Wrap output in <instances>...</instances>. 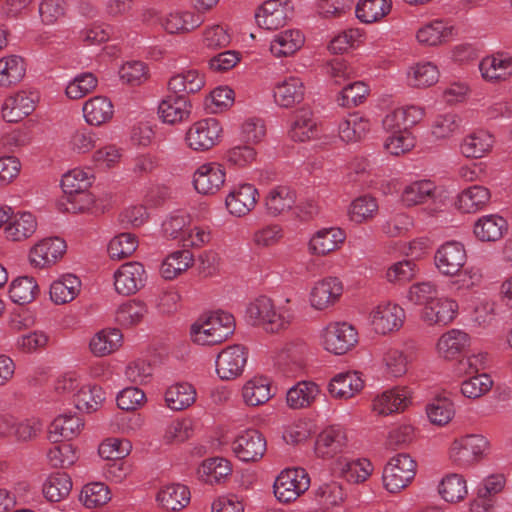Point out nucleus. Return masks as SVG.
<instances>
[{"label":"nucleus","instance_id":"47","mask_svg":"<svg viewBox=\"0 0 512 512\" xmlns=\"http://www.w3.org/2000/svg\"><path fill=\"white\" fill-rule=\"evenodd\" d=\"M272 397L270 381L263 376H255L242 387V398L248 406H259Z\"/></svg>","mask_w":512,"mask_h":512},{"label":"nucleus","instance_id":"4","mask_svg":"<svg viewBox=\"0 0 512 512\" xmlns=\"http://www.w3.org/2000/svg\"><path fill=\"white\" fill-rule=\"evenodd\" d=\"M310 487V477L303 468H287L280 472L273 485L276 499L290 503L298 499Z\"/></svg>","mask_w":512,"mask_h":512},{"label":"nucleus","instance_id":"2","mask_svg":"<svg viewBox=\"0 0 512 512\" xmlns=\"http://www.w3.org/2000/svg\"><path fill=\"white\" fill-rule=\"evenodd\" d=\"M232 314L217 311L196 320L190 328L191 340L198 345H215L225 341L234 331Z\"/></svg>","mask_w":512,"mask_h":512},{"label":"nucleus","instance_id":"57","mask_svg":"<svg viewBox=\"0 0 512 512\" xmlns=\"http://www.w3.org/2000/svg\"><path fill=\"white\" fill-rule=\"evenodd\" d=\"M72 489L69 475L57 472L50 475L43 484L44 497L50 502H60L68 497Z\"/></svg>","mask_w":512,"mask_h":512},{"label":"nucleus","instance_id":"30","mask_svg":"<svg viewBox=\"0 0 512 512\" xmlns=\"http://www.w3.org/2000/svg\"><path fill=\"white\" fill-rule=\"evenodd\" d=\"M123 335L117 328H105L95 333L89 340V351L95 357H106L120 349Z\"/></svg>","mask_w":512,"mask_h":512},{"label":"nucleus","instance_id":"38","mask_svg":"<svg viewBox=\"0 0 512 512\" xmlns=\"http://www.w3.org/2000/svg\"><path fill=\"white\" fill-rule=\"evenodd\" d=\"M83 427L84 422L78 415H59L50 424L49 440L53 443L59 442L61 438L70 440L76 437Z\"/></svg>","mask_w":512,"mask_h":512},{"label":"nucleus","instance_id":"40","mask_svg":"<svg viewBox=\"0 0 512 512\" xmlns=\"http://www.w3.org/2000/svg\"><path fill=\"white\" fill-rule=\"evenodd\" d=\"M304 41V36L299 30H285L273 37L270 42V51L276 58L288 57L297 52Z\"/></svg>","mask_w":512,"mask_h":512},{"label":"nucleus","instance_id":"37","mask_svg":"<svg viewBox=\"0 0 512 512\" xmlns=\"http://www.w3.org/2000/svg\"><path fill=\"white\" fill-rule=\"evenodd\" d=\"M196 389L188 382H178L170 385L164 393L167 408L181 411L190 407L196 400Z\"/></svg>","mask_w":512,"mask_h":512},{"label":"nucleus","instance_id":"5","mask_svg":"<svg viewBox=\"0 0 512 512\" xmlns=\"http://www.w3.org/2000/svg\"><path fill=\"white\" fill-rule=\"evenodd\" d=\"M416 474V462L408 454H398L390 459L383 470L384 487L397 493L407 487Z\"/></svg>","mask_w":512,"mask_h":512},{"label":"nucleus","instance_id":"29","mask_svg":"<svg viewBox=\"0 0 512 512\" xmlns=\"http://www.w3.org/2000/svg\"><path fill=\"white\" fill-rule=\"evenodd\" d=\"M364 381L356 371L340 372L329 382L328 391L333 398L349 399L359 393Z\"/></svg>","mask_w":512,"mask_h":512},{"label":"nucleus","instance_id":"36","mask_svg":"<svg viewBox=\"0 0 512 512\" xmlns=\"http://www.w3.org/2000/svg\"><path fill=\"white\" fill-rule=\"evenodd\" d=\"M371 122L359 113L349 114L338 125L339 137L346 143L362 140L370 132Z\"/></svg>","mask_w":512,"mask_h":512},{"label":"nucleus","instance_id":"15","mask_svg":"<svg viewBox=\"0 0 512 512\" xmlns=\"http://www.w3.org/2000/svg\"><path fill=\"white\" fill-rule=\"evenodd\" d=\"M425 108L419 105H405L388 112L382 120V125L387 132H399L410 130L425 117Z\"/></svg>","mask_w":512,"mask_h":512},{"label":"nucleus","instance_id":"63","mask_svg":"<svg viewBox=\"0 0 512 512\" xmlns=\"http://www.w3.org/2000/svg\"><path fill=\"white\" fill-rule=\"evenodd\" d=\"M79 499L86 508L93 509L105 505L111 499V494L104 483L93 482L82 488Z\"/></svg>","mask_w":512,"mask_h":512},{"label":"nucleus","instance_id":"31","mask_svg":"<svg viewBox=\"0 0 512 512\" xmlns=\"http://www.w3.org/2000/svg\"><path fill=\"white\" fill-rule=\"evenodd\" d=\"M435 192L436 185L431 180H415L403 186L399 201L404 207L410 208L426 203Z\"/></svg>","mask_w":512,"mask_h":512},{"label":"nucleus","instance_id":"49","mask_svg":"<svg viewBox=\"0 0 512 512\" xmlns=\"http://www.w3.org/2000/svg\"><path fill=\"white\" fill-rule=\"evenodd\" d=\"M382 364L385 373L394 378L405 375L412 362L410 354L397 347H385L382 351Z\"/></svg>","mask_w":512,"mask_h":512},{"label":"nucleus","instance_id":"60","mask_svg":"<svg viewBox=\"0 0 512 512\" xmlns=\"http://www.w3.org/2000/svg\"><path fill=\"white\" fill-rule=\"evenodd\" d=\"M342 475L350 482L360 483L368 479L373 471V465L368 459L348 460L340 459L338 462Z\"/></svg>","mask_w":512,"mask_h":512},{"label":"nucleus","instance_id":"17","mask_svg":"<svg viewBox=\"0 0 512 512\" xmlns=\"http://www.w3.org/2000/svg\"><path fill=\"white\" fill-rule=\"evenodd\" d=\"M37 101L36 93L18 91L4 100L1 109L2 117L9 123L19 122L35 110Z\"/></svg>","mask_w":512,"mask_h":512},{"label":"nucleus","instance_id":"9","mask_svg":"<svg viewBox=\"0 0 512 512\" xmlns=\"http://www.w3.org/2000/svg\"><path fill=\"white\" fill-rule=\"evenodd\" d=\"M467 253L464 245L455 240L440 245L434 255V264L438 272L446 277L455 276L464 267Z\"/></svg>","mask_w":512,"mask_h":512},{"label":"nucleus","instance_id":"46","mask_svg":"<svg viewBox=\"0 0 512 512\" xmlns=\"http://www.w3.org/2000/svg\"><path fill=\"white\" fill-rule=\"evenodd\" d=\"M289 135L292 140L305 142L317 136V125L312 111L302 108L295 112Z\"/></svg>","mask_w":512,"mask_h":512},{"label":"nucleus","instance_id":"11","mask_svg":"<svg viewBox=\"0 0 512 512\" xmlns=\"http://www.w3.org/2000/svg\"><path fill=\"white\" fill-rule=\"evenodd\" d=\"M247 357V351L242 345L235 344L223 349L215 360L218 377L222 380L239 377L247 363Z\"/></svg>","mask_w":512,"mask_h":512},{"label":"nucleus","instance_id":"51","mask_svg":"<svg viewBox=\"0 0 512 512\" xmlns=\"http://www.w3.org/2000/svg\"><path fill=\"white\" fill-rule=\"evenodd\" d=\"M406 76L409 86L425 88L438 82L439 70L432 62H419L408 68Z\"/></svg>","mask_w":512,"mask_h":512},{"label":"nucleus","instance_id":"7","mask_svg":"<svg viewBox=\"0 0 512 512\" xmlns=\"http://www.w3.org/2000/svg\"><path fill=\"white\" fill-rule=\"evenodd\" d=\"M222 131V126L216 118L201 119L188 128L185 141L194 151H207L220 142Z\"/></svg>","mask_w":512,"mask_h":512},{"label":"nucleus","instance_id":"62","mask_svg":"<svg viewBox=\"0 0 512 512\" xmlns=\"http://www.w3.org/2000/svg\"><path fill=\"white\" fill-rule=\"evenodd\" d=\"M93 180V174L90 170L75 168L62 176L61 187L66 195H72L76 192L88 190Z\"/></svg>","mask_w":512,"mask_h":512},{"label":"nucleus","instance_id":"12","mask_svg":"<svg viewBox=\"0 0 512 512\" xmlns=\"http://www.w3.org/2000/svg\"><path fill=\"white\" fill-rule=\"evenodd\" d=\"M232 451L243 462H255L261 459L266 451V440L255 429L240 432L232 442Z\"/></svg>","mask_w":512,"mask_h":512},{"label":"nucleus","instance_id":"32","mask_svg":"<svg viewBox=\"0 0 512 512\" xmlns=\"http://www.w3.org/2000/svg\"><path fill=\"white\" fill-rule=\"evenodd\" d=\"M206 83L203 72L196 68H186L170 77L168 89L175 94H194L199 92Z\"/></svg>","mask_w":512,"mask_h":512},{"label":"nucleus","instance_id":"20","mask_svg":"<svg viewBox=\"0 0 512 512\" xmlns=\"http://www.w3.org/2000/svg\"><path fill=\"white\" fill-rule=\"evenodd\" d=\"M258 196V190L254 185L239 184L234 186L226 196L225 205L230 214L242 217L255 208Z\"/></svg>","mask_w":512,"mask_h":512},{"label":"nucleus","instance_id":"14","mask_svg":"<svg viewBox=\"0 0 512 512\" xmlns=\"http://www.w3.org/2000/svg\"><path fill=\"white\" fill-rule=\"evenodd\" d=\"M204 18L195 11L174 8L159 18V24L169 34H186L202 25Z\"/></svg>","mask_w":512,"mask_h":512},{"label":"nucleus","instance_id":"26","mask_svg":"<svg viewBox=\"0 0 512 512\" xmlns=\"http://www.w3.org/2000/svg\"><path fill=\"white\" fill-rule=\"evenodd\" d=\"M458 308V303L451 298H435L423 308L422 319L429 325H447L456 318Z\"/></svg>","mask_w":512,"mask_h":512},{"label":"nucleus","instance_id":"58","mask_svg":"<svg viewBox=\"0 0 512 512\" xmlns=\"http://www.w3.org/2000/svg\"><path fill=\"white\" fill-rule=\"evenodd\" d=\"M147 314L145 303L139 300H129L116 310L115 321L123 327H132L139 324Z\"/></svg>","mask_w":512,"mask_h":512},{"label":"nucleus","instance_id":"52","mask_svg":"<svg viewBox=\"0 0 512 512\" xmlns=\"http://www.w3.org/2000/svg\"><path fill=\"white\" fill-rule=\"evenodd\" d=\"M469 336L467 333L451 329L444 333L437 342V352L444 359H453L468 345Z\"/></svg>","mask_w":512,"mask_h":512},{"label":"nucleus","instance_id":"24","mask_svg":"<svg viewBox=\"0 0 512 512\" xmlns=\"http://www.w3.org/2000/svg\"><path fill=\"white\" fill-rule=\"evenodd\" d=\"M289 17L288 5L280 0L265 1L255 13L257 24L267 30H276L283 27Z\"/></svg>","mask_w":512,"mask_h":512},{"label":"nucleus","instance_id":"13","mask_svg":"<svg viewBox=\"0 0 512 512\" xmlns=\"http://www.w3.org/2000/svg\"><path fill=\"white\" fill-rule=\"evenodd\" d=\"M343 284L336 277L316 281L309 293V303L314 310L323 311L334 306L341 298Z\"/></svg>","mask_w":512,"mask_h":512},{"label":"nucleus","instance_id":"1","mask_svg":"<svg viewBox=\"0 0 512 512\" xmlns=\"http://www.w3.org/2000/svg\"><path fill=\"white\" fill-rule=\"evenodd\" d=\"M245 315L252 326L274 334L289 328L295 318V308L289 298L275 303L260 296L247 305Z\"/></svg>","mask_w":512,"mask_h":512},{"label":"nucleus","instance_id":"23","mask_svg":"<svg viewBox=\"0 0 512 512\" xmlns=\"http://www.w3.org/2000/svg\"><path fill=\"white\" fill-rule=\"evenodd\" d=\"M305 85L298 76H286L277 82L273 89L275 103L283 108H290L303 101Z\"/></svg>","mask_w":512,"mask_h":512},{"label":"nucleus","instance_id":"18","mask_svg":"<svg viewBox=\"0 0 512 512\" xmlns=\"http://www.w3.org/2000/svg\"><path fill=\"white\" fill-rule=\"evenodd\" d=\"M66 251V243L59 237L40 240L29 252V261L36 268H45L53 265Z\"/></svg>","mask_w":512,"mask_h":512},{"label":"nucleus","instance_id":"6","mask_svg":"<svg viewBox=\"0 0 512 512\" xmlns=\"http://www.w3.org/2000/svg\"><path fill=\"white\" fill-rule=\"evenodd\" d=\"M358 343L356 328L347 322H331L321 333L323 348L335 355H343Z\"/></svg>","mask_w":512,"mask_h":512},{"label":"nucleus","instance_id":"64","mask_svg":"<svg viewBox=\"0 0 512 512\" xmlns=\"http://www.w3.org/2000/svg\"><path fill=\"white\" fill-rule=\"evenodd\" d=\"M138 247V240L134 234L121 233L112 238L108 244V254L113 260H122L131 256Z\"/></svg>","mask_w":512,"mask_h":512},{"label":"nucleus","instance_id":"3","mask_svg":"<svg viewBox=\"0 0 512 512\" xmlns=\"http://www.w3.org/2000/svg\"><path fill=\"white\" fill-rule=\"evenodd\" d=\"M489 442L477 434H469L452 441L448 456L453 464L460 468H468L478 463L486 454Z\"/></svg>","mask_w":512,"mask_h":512},{"label":"nucleus","instance_id":"8","mask_svg":"<svg viewBox=\"0 0 512 512\" xmlns=\"http://www.w3.org/2000/svg\"><path fill=\"white\" fill-rule=\"evenodd\" d=\"M405 320L404 309L393 302H381L369 313V322L375 333L387 335L400 330Z\"/></svg>","mask_w":512,"mask_h":512},{"label":"nucleus","instance_id":"22","mask_svg":"<svg viewBox=\"0 0 512 512\" xmlns=\"http://www.w3.org/2000/svg\"><path fill=\"white\" fill-rule=\"evenodd\" d=\"M347 443L345 431L338 426H330L320 432L314 445L317 457L330 459L341 453Z\"/></svg>","mask_w":512,"mask_h":512},{"label":"nucleus","instance_id":"35","mask_svg":"<svg viewBox=\"0 0 512 512\" xmlns=\"http://www.w3.org/2000/svg\"><path fill=\"white\" fill-rule=\"evenodd\" d=\"M82 111L89 125L100 126L112 119L114 106L109 98L94 96L84 103Z\"/></svg>","mask_w":512,"mask_h":512},{"label":"nucleus","instance_id":"55","mask_svg":"<svg viewBox=\"0 0 512 512\" xmlns=\"http://www.w3.org/2000/svg\"><path fill=\"white\" fill-rule=\"evenodd\" d=\"M295 193L289 187L277 186L272 188L265 197L268 213L277 216L289 211L295 203Z\"/></svg>","mask_w":512,"mask_h":512},{"label":"nucleus","instance_id":"16","mask_svg":"<svg viewBox=\"0 0 512 512\" xmlns=\"http://www.w3.org/2000/svg\"><path fill=\"white\" fill-rule=\"evenodd\" d=\"M226 172L222 165L210 162L200 165L193 175L195 190L203 195H213L224 185Z\"/></svg>","mask_w":512,"mask_h":512},{"label":"nucleus","instance_id":"33","mask_svg":"<svg viewBox=\"0 0 512 512\" xmlns=\"http://www.w3.org/2000/svg\"><path fill=\"white\" fill-rule=\"evenodd\" d=\"M507 229V221L502 216L489 214L477 219L473 233L482 242H495L503 237Z\"/></svg>","mask_w":512,"mask_h":512},{"label":"nucleus","instance_id":"45","mask_svg":"<svg viewBox=\"0 0 512 512\" xmlns=\"http://www.w3.org/2000/svg\"><path fill=\"white\" fill-rule=\"evenodd\" d=\"M81 290L80 279L73 274H65L50 286V298L57 304H65L74 300Z\"/></svg>","mask_w":512,"mask_h":512},{"label":"nucleus","instance_id":"39","mask_svg":"<svg viewBox=\"0 0 512 512\" xmlns=\"http://www.w3.org/2000/svg\"><path fill=\"white\" fill-rule=\"evenodd\" d=\"M156 500L166 510L180 511L190 503L191 493L183 484H170L160 489Z\"/></svg>","mask_w":512,"mask_h":512},{"label":"nucleus","instance_id":"53","mask_svg":"<svg viewBox=\"0 0 512 512\" xmlns=\"http://www.w3.org/2000/svg\"><path fill=\"white\" fill-rule=\"evenodd\" d=\"M104 400L105 392L97 385H82L74 394L76 408L85 413L97 411L102 406Z\"/></svg>","mask_w":512,"mask_h":512},{"label":"nucleus","instance_id":"10","mask_svg":"<svg viewBox=\"0 0 512 512\" xmlns=\"http://www.w3.org/2000/svg\"><path fill=\"white\" fill-rule=\"evenodd\" d=\"M146 279L147 273L143 264L127 262L113 274L114 289L119 295L130 296L144 287Z\"/></svg>","mask_w":512,"mask_h":512},{"label":"nucleus","instance_id":"54","mask_svg":"<svg viewBox=\"0 0 512 512\" xmlns=\"http://www.w3.org/2000/svg\"><path fill=\"white\" fill-rule=\"evenodd\" d=\"M231 472L229 461L221 457L205 460L198 469L201 481L211 485L222 482Z\"/></svg>","mask_w":512,"mask_h":512},{"label":"nucleus","instance_id":"50","mask_svg":"<svg viewBox=\"0 0 512 512\" xmlns=\"http://www.w3.org/2000/svg\"><path fill=\"white\" fill-rule=\"evenodd\" d=\"M440 497L449 503H457L465 499L468 494L465 478L457 473L445 475L438 485Z\"/></svg>","mask_w":512,"mask_h":512},{"label":"nucleus","instance_id":"43","mask_svg":"<svg viewBox=\"0 0 512 512\" xmlns=\"http://www.w3.org/2000/svg\"><path fill=\"white\" fill-rule=\"evenodd\" d=\"M490 197V191L486 187L471 186L458 195L456 207L463 213H476L487 206Z\"/></svg>","mask_w":512,"mask_h":512},{"label":"nucleus","instance_id":"48","mask_svg":"<svg viewBox=\"0 0 512 512\" xmlns=\"http://www.w3.org/2000/svg\"><path fill=\"white\" fill-rule=\"evenodd\" d=\"M319 387L312 381H299L286 393L287 405L292 409L310 406L319 395Z\"/></svg>","mask_w":512,"mask_h":512},{"label":"nucleus","instance_id":"61","mask_svg":"<svg viewBox=\"0 0 512 512\" xmlns=\"http://www.w3.org/2000/svg\"><path fill=\"white\" fill-rule=\"evenodd\" d=\"M38 285L34 278L23 276L13 280L9 288L10 299L19 305L32 302L37 293Z\"/></svg>","mask_w":512,"mask_h":512},{"label":"nucleus","instance_id":"59","mask_svg":"<svg viewBox=\"0 0 512 512\" xmlns=\"http://www.w3.org/2000/svg\"><path fill=\"white\" fill-rule=\"evenodd\" d=\"M391 10V0H361L356 6V16L363 23L382 19Z\"/></svg>","mask_w":512,"mask_h":512},{"label":"nucleus","instance_id":"34","mask_svg":"<svg viewBox=\"0 0 512 512\" xmlns=\"http://www.w3.org/2000/svg\"><path fill=\"white\" fill-rule=\"evenodd\" d=\"M494 137L488 131L477 130L466 135L460 143V152L466 158L478 159L489 153Z\"/></svg>","mask_w":512,"mask_h":512},{"label":"nucleus","instance_id":"28","mask_svg":"<svg viewBox=\"0 0 512 512\" xmlns=\"http://www.w3.org/2000/svg\"><path fill=\"white\" fill-rule=\"evenodd\" d=\"M36 217L30 212L11 214L4 227L5 237L9 241L22 242L30 238L37 230Z\"/></svg>","mask_w":512,"mask_h":512},{"label":"nucleus","instance_id":"41","mask_svg":"<svg viewBox=\"0 0 512 512\" xmlns=\"http://www.w3.org/2000/svg\"><path fill=\"white\" fill-rule=\"evenodd\" d=\"M454 27L442 20H434L418 29L416 38L422 45L437 46L449 41Z\"/></svg>","mask_w":512,"mask_h":512},{"label":"nucleus","instance_id":"27","mask_svg":"<svg viewBox=\"0 0 512 512\" xmlns=\"http://www.w3.org/2000/svg\"><path fill=\"white\" fill-rule=\"evenodd\" d=\"M345 239L346 233L339 227L322 228L310 238L308 249L313 255L324 256L338 249Z\"/></svg>","mask_w":512,"mask_h":512},{"label":"nucleus","instance_id":"42","mask_svg":"<svg viewBox=\"0 0 512 512\" xmlns=\"http://www.w3.org/2000/svg\"><path fill=\"white\" fill-rule=\"evenodd\" d=\"M194 262L193 255L188 250H177L168 254L160 265V275L165 280H174L186 272Z\"/></svg>","mask_w":512,"mask_h":512},{"label":"nucleus","instance_id":"44","mask_svg":"<svg viewBox=\"0 0 512 512\" xmlns=\"http://www.w3.org/2000/svg\"><path fill=\"white\" fill-rule=\"evenodd\" d=\"M379 211L378 201L371 195H361L351 201L347 208L348 219L355 224L373 220Z\"/></svg>","mask_w":512,"mask_h":512},{"label":"nucleus","instance_id":"25","mask_svg":"<svg viewBox=\"0 0 512 512\" xmlns=\"http://www.w3.org/2000/svg\"><path fill=\"white\" fill-rule=\"evenodd\" d=\"M191 104L183 95H168L158 104V116L163 123L175 125L188 119Z\"/></svg>","mask_w":512,"mask_h":512},{"label":"nucleus","instance_id":"21","mask_svg":"<svg viewBox=\"0 0 512 512\" xmlns=\"http://www.w3.org/2000/svg\"><path fill=\"white\" fill-rule=\"evenodd\" d=\"M411 401L407 387H395L378 394L373 400V410L379 415H390L405 410Z\"/></svg>","mask_w":512,"mask_h":512},{"label":"nucleus","instance_id":"19","mask_svg":"<svg viewBox=\"0 0 512 512\" xmlns=\"http://www.w3.org/2000/svg\"><path fill=\"white\" fill-rule=\"evenodd\" d=\"M482 78L488 82L507 80L512 76V54L499 51L487 55L479 62Z\"/></svg>","mask_w":512,"mask_h":512},{"label":"nucleus","instance_id":"56","mask_svg":"<svg viewBox=\"0 0 512 512\" xmlns=\"http://www.w3.org/2000/svg\"><path fill=\"white\" fill-rule=\"evenodd\" d=\"M26 67L20 56L10 55L0 59V86L11 87L25 76Z\"/></svg>","mask_w":512,"mask_h":512}]
</instances>
